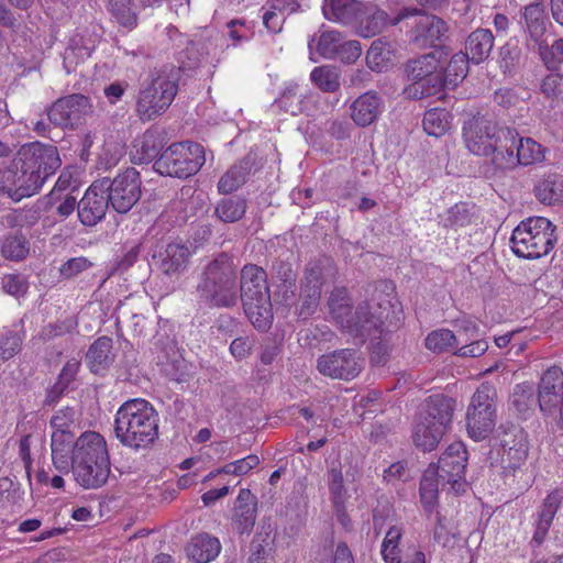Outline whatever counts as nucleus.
<instances>
[{"mask_svg":"<svg viewBox=\"0 0 563 563\" xmlns=\"http://www.w3.org/2000/svg\"><path fill=\"white\" fill-rule=\"evenodd\" d=\"M200 303L208 308H233L239 301V271L234 257L221 252L202 268L196 285Z\"/></svg>","mask_w":563,"mask_h":563,"instance_id":"f257e3e1","label":"nucleus"},{"mask_svg":"<svg viewBox=\"0 0 563 563\" xmlns=\"http://www.w3.org/2000/svg\"><path fill=\"white\" fill-rule=\"evenodd\" d=\"M113 430L123 446L135 452L147 450L158 439V415L148 401L130 399L118 409Z\"/></svg>","mask_w":563,"mask_h":563,"instance_id":"f03ea898","label":"nucleus"},{"mask_svg":"<svg viewBox=\"0 0 563 563\" xmlns=\"http://www.w3.org/2000/svg\"><path fill=\"white\" fill-rule=\"evenodd\" d=\"M70 468L75 481L85 489L106 485L110 475V457L101 434L85 432L76 440Z\"/></svg>","mask_w":563,"mask_h":563,"instance_id":"7ed1b4c3","label":"nucleus"},{"mask_svg":"<svg viewBox=\"0 0 563 563\" xmlns=\"http://www.w3.org/2000/svg\"><path fill=\"white\" fill-rule=\"evenodd\" d=\"M179 68L163 65L152 69L143 79L136 101V111L143 121L162 115L178 91Z\"/></svg>","mask_w":563,"mask_h":563,"instance_id":"20e7f679","label":"nucleus"},{"mask_svg":"<svg viewBox=\"0 0 563 563\" xmlns=\"http://www.w3.org/2000/svg\"><path fill=\"white\" fill-rule=\"evenodd\" d=\"M329 311L332 318L349 334L360 339L362 342L375 332H380L383 325L382 316L371 311L368 301L360 303L355 311H352L351 298L347 289L335 287L328 300Z\"/></svg>","mask_w":563,"mask_h":563,"instance_id":"39448f33","label":"nucleus"},{"mask_svg":"<svg viewBox=\"0 0 563 563\" xmlns=\"http://www.w3.org/2000/svg\"><path fill=\"white\" fill-rule=\"evenodd\" d=\"M516 136V129L499 126L487 115L477 114L463 125V140L467 150L478 156H490L492 161L504 153L508 141Z\"/></svg>","mask_w":563,"mask_h":563,"instance_id":"423d86ee","label":"nucleus"},{"mask_svg":"<svg viewBox=\"0 0 563 563\" xmlns=\"http://www.w3.org/2000/svg\"><path fill=\"white\" fill-rule=\"evenodd\" d=\"M555 227L543 217L529 218L521 221L511 234L514 253L523 258L537 260L549 254L554 247Z\"/></svg>","mask_w":563,"mask_h":563,"instance_id":"0eeeda50","label":"nucleus"},{"mask_svg":"<svg viewBox=\"0 0 563 563\" xmlns=\"http://www.w3.org/2000/svg\"><path fill=\"white\" fill-rule=\"evenodd\" d=\"M444 53L434 49L408 60L405 71L412 84L407 88L410 97L422 99L439 93L443 88Z\"/></svg>","mask_w":563,"mask_h":563,"instance_id":"6e6552de","label":"nucleus"},{"mask_svg":"<svg viewBox=\"0 0 563 563\" xmlns=\"http://www.w3.org/2000/svg\"><path fill=\"white\" fill-rule=\"evenodd\" d=\"M203 147L195 142L174 143L154 162V169L164 176L188 178L205 164Z\"/></svg>","mask_w":563,"mask_h":563,"instance_id":"1a4fd4ad","label":"nucleus"},{"mask_svg":"<svg viewBox=\"0 0 563 563\" xmlns=\"http://www.w3.org/2000/svg\"><path fill=\"white\" fill-rule=\"evenodd\" d=\"M497 393L493 385L483 383L473 394L466 411V430L475 441L489 437L496 426Z\"/></svg>","mask_w":563,"mask_h":563,"instance_id":"9d476101","label":"nucleus"},{"mask_svg":"<svg viewBox=\"0 0 563 563\" xmlns=\"http://www.w3.org/2000/svg\"><path fill=\"white\" fill-rule=\"evenodd\" d=\"M102 184L101 191L107 194L110 207L118 213H126L141 198V178L140 173L129 167L118 174L113 179L103 177L98 179Z\"/></svg>","mask_w":563,"mask_h":563,"instance_id":"9b49d317","label":"nucleus"},{"mask_svg":"<svg viewBox=\"0 0 563 563\" xmlns=\"http://www.w3.org/2000/svg\"><path fill=\"white\" fill-rule=\"evenodd\" d=\"M467 452L463 443L455 442L449 445L434 465L438 481L442 489H448L456 495L465 493L467 483L465 481V468Z\"/></svg>","mask_w":563,"mask_h":563,"instance_id":"f8f14e48","label":"nucleus"},{"mask_svg":"<svg viewBox=\"0 0 563 563\" xmlns=\"http://www.w3.org/2000/svg\"><path fill=\"white\" fill-rule=\"evenodd\" d=\"M22 168L34 172L42 177V186L45 180L60 167V158L57 147L41 142H31L21 146L18 158Z\"/></svg>","mask_w":563,"mask_h":563,"instance_id":"ddd939ff","label":"nucleus"},{"mask_svg":"<svg viewBox=\"0 0 563 563\" xmlns=\"http://www.w3.org/2000/svg\"><path fill=\"white\" fill-rule=\"evenodd\" d=\"M363 367L364 358L354 349L335 350L320 355L317 360L318 372L333 379H354Z\"/></svg>","mask_w":563,"mask_h":563,"instance_id":"4468645a","label":"nucleus"},{"mask_svg":"<svg viewBox=\"0 0 563 563\" xmlns=\"http://www.w3.org/2000/svg\"><path fill=\"white\" fill-rule=\"evenodd\" d=\"M544 159V148L531 137H520L516 131L512 141H508L503 154L494 158V164L500 168H512L517 165H532Z\"/></svg>","mask_w":563,"mask_h":563,"instance_id":"2eb2a0df","label":"nucleus"},{"mask_svg":"<svg viewBox=\"0 0 563 563\" xmlns=\"http://www.w3.org/2000/svg\"><path fill=\"white\" fill-rule=\"evenodd\" d=\"M91 112L89 98L74 93L55 101L47 109L48 122L58 128H74Z\"/></svg>","mask_w":563,"mask_h":563,"instance_id":"dca6fc26","label":"nucleus"},{"mask_svg":"<svg viewBox=\"0 0 563 563\" xmlns=\"http://www.w3.org/2000/svg\"><path fill=\"white\" fill-rule=\"evenodd\" d=\"M323 285V265L320 262H311L305 271L299 295L298 316L308 319L319 306L321 288Z\"/></svg>","mask_w":563,"mask_h":563,"instance_id":"f3484780","label":"nucleus"},{"mask_svg":"<svg viewBox=\"0 0 563 563\" xmlns=\"http://www.w3.org/2000/svg\"><path fill=\"white\" fill-rule=\"evenodd\" d=\"M409 15L404 9L396 18L389 19L388 14L374 3H361L357 16L353 22L356 32L363 37H372L380 33L386 25H396Z\"/></svg>","mask_w":563,"mask_h":563,"instance_id":"a211bd4d","label":"nucleus"},{"mask_svg":"<svg viewBox=\"0 0 563 563\" xmlns=\"http://www.w3.org/2000/svg\"><path fill=\"white\" fill-rule=\"evenodd\" d=\"M2 184L10 187L8 198L20 201L35 195L42 188V177L34 172H27L15 159L14 167L0 170Z\"/></svg>","mask_w":563,"mask_h":563,"instance_id":"6ab92c4d","label":"nucleus"},{"mask_svg":"<svg viewBox=\"0 0 563 563\" xmlns=\"http://www.w3.org/2000/svg\"><path fill=\"white\" fill-rule=\"evenodd\" d=\"M101 186L102 184L95 180L78 201V219L86 227L99 223L110 206L104 191H101Z\"/></svg>","mask_w":563,"mask_h":563,"instance_id":"aec40b11","label":"nucleus"},{"mask_svg":"<svg viewBox=\"0 0 563 563\" xmlns=\"http://www.w3.org/2000/svg\"><path fill=\"white\" fill-rule=\"evenodd\" d=\"M190 251L186 244L168 243L157 256L156 265L161 272L169 277H178L189 264Z\"/></svg>","mask_w":563,"mask_h":563,"instance_id":"412c9836","label":"nucleus"},{"mask_svg":"<svg viewBox=\"0 0 563 563\" xmlns=\"http://www.w3.org/2000/svg\"><path fill=\"white\" fill-rule=\"evenodd\" d=\"M257 499L250 489L240 490L235 501L232 527L240 534H250L256 521Z\"/></svg>","mask_w":563,"mask_h":563,"instance_id":"4be33fe9","label":"nucleus"},{"mask_svg":"<svg viewBox=\"0 0 563 563\" xmlns=\"http://www.w3.org/2000/svg\"><path fill=\"white\" fill-rule=\"evenodd\" d=\"M454 409L455 400L453 398L443 394H435L424 400L419 416L431 423L440 424V428L446 431L452 422Z\"/></svg>","mask_w":563,"mask_h":563,"instance_id":"5701e85b","label":"nucleus"},{"mask_svg":"<svg viewBox=\"0 0 563 563\" xmlns=\"http://www.w3.org/2000/svg\"><path fill=\"white\" fill-rule=\"evenodd\" d=\"M561 397H563V371L559 366H552L543 373L538 387L540 410L554 408Z\"/></svg>","mask_w":563,"mask_h":563,"instance_id":"b1692460","label":"nucleus"},{"mask_svg":"<svg viewBox=\"0 0 563 563\" xmlns=\"http://www.w3.org/2000/svg\"><path fill=\"white\" fill-rule=\"evenodd\" d=\"M561 397H563V371L559 366H552L543 373L538 387L540 410L554 408Z\"/></svg>","mask_w":563,"mask_h":563,"instance_id":"393cba45","label":"nucleus"},{"mask_svg":"<svg viewBox=\"0 0 563 563\" xmlns=\"http://www.w3.org/2000/svg\"><path fill=\"white\" fill-rule=\"evenodd\" d=\"M271 295L267 285L266 272L254 264H247L241 269V277L239 283V299H252L262 295Z\"/></svg>","mask_w":563,"mask_h":563,"instance_id":"a878e982","label":"nucleus"},{"mask_svg":"<svg viewBox=\"0 0 563 563\" xmlns=\"http://www.w3.org/2000/svg\"><path fill=\"white\" fill-rule=\"evenodd\" d=\"M242 303L247 319L256 330L267 332L272 328L274 313L271 295L244 299Z\"/></svg>","mask_w":563,"mask_h":563,"instance_id":"bb28decb","label":"nucleus"},{"mask_svg":"<svg viewBox=\"0 0 563 563\" xmlns=\"http://www.w3.org/2000/svg\"><path fill=\"white\" fill-rule=\"evenodd\" d=\"M380 98L374 91H367L356 98L350 106L351 118L358 126H368L380 113Z\"/></svg>","mask_w":563,"mask_h":563,"instance_id":"cd10ccee","label":"nucleus"},{"mask_svg":"<svg viewBox=\"0 0 563 563\" xmlns=\"http://www.w3.org/2000/svg\"><path fill=\"white\" fill-rule=\"evenodd\" d=\"M254 164L255 157L251 154L233 164L219 179V192L228 195L243 186L246 183Z\"/></svg>","mask_w":563,"mask_h":563,"instance_id":"c85d7f7f","label":"nucleus"},{"mask_svg":"<svg viewBox=\"0 0 563 563\" xmlns=\"http://www.w3.org/2000/svg\"><path fill=\"white\" fill-rule=\"evenodd\" d=\"M186 551L188 558L194 562L208 563L219 555L221 544L218 538L209 533H199L191 538Z\"/></svg>","mask_w":563,"mask_h":563,"instance_id":"c756f323","label":"nucleus"},{"mask_svg":"<svg viewBox=\"0 0 563 563\" xmlns=\"http://www.w3.org/2000/svg\"><path fill=\"white\" fill-rule=\"evenodd\" d=\"M86 361L90 371L95 374L104 373L113 363L112 339L109 336L98 338L89 347Z\"/></svg>","mask_w":563,"mask_h":563,"instance_id":"7c9ffc66","label":"nucleus"},{"mask_svg":"<svg viewBox=\"0 0 563 563\" xmlns=\"http://www.w3.org/2000/svg\"><path fill=\"white\" fill-rule=\"evenodd\" d=\"M448 26L445 22L435 15H422L415 26V40L422 45L437 46L445 36Z\"/></svg>","mask_w":563,"mask_h":563,"instance_id":"2f4dec72","label":"nucleus"},{"mask_svg":"<svg viewBox=\"0 0 563 563\" xmlns=\"http://www.w3.org/2000/svg\"><path fill=\"white\" fill-rule=\"evenodd\" d=\"M494 47V35L488 29H477L472 32L465 42V54L474 64L486 60Z\"/></svg>","mask_w":563,"mask_h":563,"instance_id":"473e14b6","label":"nucleus"},{"mask_svg":"<svg viewBox=\"0 0 563 563\" xmlns=\"http://www.w3.org/2000/svg\"><path fill=\"white\" fill-rule=\"evenodd\" d=\"M76 441L71 432L52 433V461L59 472H68L71 465V455Z\"/></svg>","mask_w":563,"mask_h":563,"instance_id":"72a5a7b5","label":"nucleus"},{"mask_svg":"<svg viewBox=\"0 0 563 563\" xmlns=\"http://www.w3.org/2000/svg\"><path fill=\"white\" fill-rule=\"evenodd\" d=\"M445 430L440 424L431 423L429 420L420 417L413 426L412 440L417 448L422 451H432L441 441Z\"/></svg>","mask_w":563,"mask_h":563,"instance_id":"f704fd0d","label":"nucleus"},{"mask_svg":"<svg viewBox=\"0 0 563 563\" xmlns=\"http://www.w3.org/2000/svg\"><path fill=\"white\" fill-rule=\"evenodd\" d=\"M362 2L357 0H324L322 12L325 19L343 24H353Z\"/></svg>","mask_w":563,"mask_h":563,"instance_id":"c9c22d12","label":"nucleus"},{"mask_svg":"<svg viewBox=\"0 0 563 563\" xmlns=\"http://www.w3.org/2000/svg\"><path fill=\"white\" fill-rule=\"evenodd\" d=\"M247 209V200L240 196H231L221 199L217 206L214 213L218 219L224 223H234L240 221Z\"/></svg>","mask_w":563,"mask_h":563,"instance_id":"e433bc0d","label":"nucleus"},{"mask_svg":"<svg viewBox=\"0 0 563 563\" xmlns=\"http://www.w3.org/2000/svg\"><path fill=\"white\" fill-rule=\"evenodd\" d=\"M327 479L335 514L344 516V505L347 499V490L344 486L341 468L332 464L327 473Z\"/></svg>","mask_w":563,"mask_h":563,"instance_id":"4c0bfd02","label":"nucleus"},{"mask_svg":"<svg viewBox=\"0 0 563 563\" xmlns=\"http://www.w3.org/2000/svg\"><path fill=\"white\" fill-rule=\"evenodd\" d=\"M134 147L136 148L137 161L148 163L156 161L163 153V140L157 133L147 131L140 140L135 141Z\"/></svg>","mask_w":563,"mask_h":563,"instance_id":"58836bf2","label":"nucleus"},{"mask_svg":"<svg viewBox=\"0 0 563 563\" xmlns=\"http://www.w3.org/2000/svg\"><path fill=\"white\" fill-rule=\"evenodd\" d=\"M537 199L544 205H554L563 196V183L560 176L551 174L541 179L534 188Z\"/></svg>","mask_w":563,"mask_h":563,"instance_id":"ea45409f","label":"nucleus"},{"mask_svg":"<svg viewBox=\"0 0 563 563\" xmlns=\"http://www.w3.org/2000/svg\"><path fill=\"white\" fill-rule=\"evenodd\" d=\"M404 529L400 526H391L387 530L382 543L380 554L386 563H401V550L399 548Z\"/></svg>","mask_w":563,"mask_h":563,"instance_id":"a19ab883","label":"nucleus"},{"mask_svg":"<svg viewBox=\"0 0 563 563\" xmlns=\"http://www.w3.org/2000/svg\"><path fill=\"white\" fill-rule=\"evenodd\" d=\"M470 57L465 53H456L449 60L443 74V87H455L468 73Z\"/></svg>","mask_w":563,"mask_h":563,"instance_id":"79ce46f5","label":"nucleus"},{"mask_svg":"<svg viewBox=\"0 0 563 563\" xmlns=\"http://www.w3.org/2000/svg\"><path fill=\"white\" fill-rule=\"evenodd\" d=\"M439 486L438 475L434 464H430L424 471L420 482V498L426 510L431 511L438 498Z\"/></svg>","mask_w":563,"mask_h":563,"instance_id":"37998d69","label":"nucleus"},{"mask_svg":"<svg viewBox=\"0 0 563 563\" xmlns=\"http://www.w3.org/2000/svg\"><path fill=\"white\" fill-rule=\"evenodd\" d=\"M311 81L324 92H334L340 88V71L335 66L316 67L310 74Z\"/></svg>","mask_w":563,"mask_h":563,"instance_id":"c03bdc74","label":"nucleus"},{"mask_svg":"<svg viewBox=\"0 0 563 563\" xmlns=\"http://www.w3.org/2000/svg\"><path fill=\"white\" fill-rule=\"evenodd\" d=\"M343 36L338 31H323L318 37H312L309 42V48L312 49L316 43L317 52L325 58H334L341 44Z\"/></svg>","mask_w":563,"mask_h":563,"instance_id":"a18cd8bd","label":"nucleus"},{"mask_svg":"<svg viewBox=\"0 0 563 563\" xmlns=\"http://www.w3.org/2000/svg\"><path fill=\"white\" fill-rule=\"evenodd\" d=\"M29 242L23 234H9L1 245V254L10 261H22L29 254Z\"/></svg>","mask_w":563,"mask_h":563,"instance_id":"49530a36","label":"nucleus"},{"mask_svg":"<svg viewBox=\"0 0 563 563\" xmlns=\"http://www.w3.org/2000/svg\"><path fill=\"white\" fill-rule=\"evenodd\" d=\"M460 340L449 329L434 330L426 338V347L435 353H442L457 347Z\"/></svg>","mask_w":563,"mask_h":563,"instance_id":"de8ad7c7","label":"nucleus"},{"mask_svg":"<svg viewBox=\"0 0 563 563\" xmlns=\"http://www.w3.org/2000/svg\"><path fill=\"white\" fill-rule=\"evenodd\" d=\"M246 563H275L274 548L268 536L254 537Z\"/></svg>","mask_w":563,"mask_h":563,"instance_id":"09e8293b","label":"nucleus"},{"mask_svg":"<svg viewBox=\"0 0 563 563\" xmlns=\"http://www.w3.org/2000/svg\"><path fill=\"white\" fill-rule=\"evenodd\" d=\"M538 402L536 391L531 384L522 383L515 387L511 395V404L519 413H526Z\"/></svg>","mask_w":563,"mask_h":563,"instance_id":"8fccbe9b","label":"nucleus"},{"mask_svg":"<svg viewBox=\"0 0 563 563\" xmlns=\"http://www.w3.org/2000/svg\"><path fill=\"white\" fill-rule=\"evenodd\" d=\"M423 130L433 136L443 135L449 129L448 112L440 109H431L424 113Z\"/></svg>","mask_w":563,"mask_h":563,"instance_id":"3c124183","label":"nucleus"},{"mask_svg":"<svg viewBox=\"0 0 563 563\" xmlns=\"http://www.w3.org/2000/svg\"><path fill=\"white\" fill-rule=\"evenodd\" d=\"M523 18L532 37H537L544 32V8L541 2H533L526 5Z\"/></svg>","mask_w":563,"mask_h":563,"instance_id":"603ef678","label":"nucleus"},{"mask_svg":"<svg viewBox=\"0 0 563 563\" xmlns=\"http://www.w3.org/2000/svg\"><path fill=\"white\" fill-rule=\"evenodd\" d=\"M109 9L121 25L129 29L136 25V14L132 9V0H109Z\"/></svg>","mask_w":563,"mask_h":563,"instance_id":"864d4df0","label":"nucleus"},{"mask_svg":"<svg viewBox=\"0 0 563 563\" xmlns=\"http://www.w3.org/2000/svg\"><path fill=\"white\" fill-rule=\"evenodd\" d=\"M472 213L467 203L460 202L446 211L443 224L446 228L459 229L468 225L472 222Z\"/></svg>","mask_w":563,"mask_h":563,"instance_id":"5fc2aeb1","label":"nucleus"},{"mask_svg":"<svg viewBox=\"0 0 563 563\" xmlns=\"http://www.w3.org/2000/svg\"><path fill=\"white\" fill-rule=\"evenodd\" d=\"M301 97L302 95L298 92V86H289L287 87L280 97L275 101L276 107L280 110L290 113L292 115L301 112Z\"/></svg>","mask_w":563,"mask_h":563,"instance_id":"6e6d98bb","label":"nucleus"},{"mask_svg":"<svg viewBox=\"0 0 563 563\" xmlns=\"http://www.w3.org/2000/svg\"><path fill=\"white\" fill-rule=\"evenodd\" d=\"M1 287L8 295L20 298L27 292L29 282L21 274H7L1 278Z\"/></svg>","mask_w":563,"mask_h":563,"instance_id":"4d7b16f0","label":"nucleus"},{"mask_svg":"<svg viewBox=\"0 0 563 563\" xmlns=\"http://www.w3.org/2000/svg\"><path fill=\"white\" fill-rule=\"evenodd\" d=\"M519 445L517 448H508L504 451V463L506 468L516 470L520 467L527 460L528 456V442L527 437H519Z\"/></svg>","mask_w":563,"mask_h":563,"instance_id":"13d9d810","label":"nucleus"},{"mask_svg":"<svg viewBox=\"0 0 563 563\" xmlns=\"http://www.w3.org/2000/svg\"><path fill=\"white\" fill-rule=\"evenodd\" d=\"M22 336L12 331L0 334V358L5 361L12 358L21 351Z\"/></svg>","mask_w":563,"mask_h":563,"instance_id":"bf43d9fd","label":"nucleus"},{"mask_svg":"<svg viewBox=\"0 0 563 563\" xmlns=\"http://www.w3.org/2000/svg\"><path fill=\"white\" fill-rule=\"evenodd\" d=\"M500 67L504 71H511L521 58V49L516 42H507L499 52Z\"/></svg>","mask_w":563,"mask_h":563,"instance_id":"052dcab7","label":"nucleus"},{"mask_svg":"<svg viewBox=\"0 0 563 563\" xmlns=\"http://www.w3.org/2000/svg\"><path fill=\"white\" fill-rule=\"evenodd\" d=\"M540 54L548 69H556L563 63V40H556L550 47L540 46Z\"/></svg>","mask_w":563,"mask_h":563,"instance_id":"680f3d73","label":"nucleus"},{"mask_svg":"<svg viewBox=\"0 0 563 563\" xmlns=\"http://www.w3.org/2000/svg\"><path fill=\"white\" fill-rule=\"evenodd\" d=\"M92 266V263L84 256L69 258L59 268L60 275L67 279L78 276Z\"/></svg>","mask_w":563,"mask_h":563,"instance_id":"e2e57ef3","label":"nucleus"},{"mask_svg":"<svg viewBox=\"0 0 563 563\" xmlns=\"http://www.w3.org/2000/svg\"><path fill=\"white\" fill-rule=\"evenodd\" d=\"M75 410L70 407L58 410L51 419L53 432H70L69 428L75 421Z\"/></svg>","mask_w":563,"mask_h":563,"instance_id":"0e129e2a","label":"nucleus"},{"mask_svg":"<svg viewBox=\"0 0 563 563\" xmlns=\"http://www.w3.org/2000/svg\"><path fill=\"white\" fill-rule=\"evenodd\" d=\"M80 367V362L76 358L69 360L63 367L57 382L55 383V390L64 393L68 385L75 379L76 374Z\"/></svg>","mask_w":563,"mask_h":563,"instance_id":"69168bd1","label":"nucleus"},{"mask_svg":"<svg viewBox=\"0 0 563 563\" xmlns=\"http://www.w3.org/2000/svg\"><path fill=\"white\" fill-rule=\"evenodd\" d=\"M362 55V46L358 41H343L335 57L345 64L355 63Z\"/></svg>","mask_w":563,"mask_h":563,"instance_id":"338daca9","label":"nucleus"},{"mask_svg":"<svg viewBox=\"0 0 563 563\" xmlns=\"http://www.w3.org/2000/svg\"><path fill=\"white\" fill-rule=\"evenodd\" d=\"M386 48L384 43L380 40L374 41L366 54V64L367 66L374 69H380L384 64L386 57Z\"/></svg>","mask_w":563,"mask_h":563,"instance_id":"774afa93","label":"nucleus"}]
</instances>
